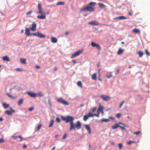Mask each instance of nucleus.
Returning a JSON list of instances; mask_svg holds the SVG:
<instances>
[{"mask_svg": "<svg viewBox=\"0 0 150 150\" xmlns=\"http://www.w3.org/2000/svg\"><path fill=\"white\" fill-rule=\"evenodd\" d=\"M36 24L34 22L32 24V26L30 28V30L33 31H36Z\"/></svg>", "mask_w": 150, "mask_h": 150, "instance_id": "obj_9", "label": "nucleus"}, {"mask_svg": "<svg viewBox=\"0 0 150 150\" xmlns=\"http://www.w3.org/2000/svg\"><path fill=\"white\" fill-rule=\"evenodd\" d=\"M93 116H95L97 117H99V114H93Z\"/></svg>", "mask_w": 150, "mask_h": 150, "instance_id": "obj_47", "label": "nucleus"}, {"mask_svg": "<svg viewBox=\"0 0 150 150\" xmlns=\"http://www.w3.org/2000/svg\"><path fill=\"white\" fill-rule=\"evenodd\" d=\"M117 124H118V125H122L125 127L127 126V125H125V124L123 123H122L121 122H119Z\"/></svg>", "mask_w": 150, "mask_h": 150, "instance_id": "obj_43", "label": "nucleus"}, {"mask_svg": "<svg viewBox=\"0 0 150 150\" xmlns=\"http://www.w3.org/2000/svg\"><path fill=\"white\" fill-rule=\"evenodd\" d=\"M56 121L57 122L59 123L60 122V120L58 117H57L56 119Z\"/></svg>", "mask_w": 150, "mask_h": 150, "instance_id": "obj_49", "label": "nucleus"}, {"mask_svg": "<svg viewBox=\"0 0 150 150\" xmlns=\"http://www.w3.org/2000/svg\"><path fill=\"white\" fill-rule=\"evenodd\" d=\"M27 147V145H24L23 146V149H25Z\"/></svg>", "mask_w": 150, "mask_h": 150, "instance_id": "obj_59", "label": "nucleus"}, {"mask_svg": "<svg viewBox=\"0 0 150 150\" xmlns=\"http://www.w3.org/2000/svg\"><path fill=\"white\" fill-rule=\"evenodd\" d=\"M35 68L37 69H39L40 68V67L38 66H36L35 67Z\"/></svg>", "mask_w": 150, "mask_h": 150, "instance_id": "obj_60", "label": "nucleus"}, {"mask_svg": "<svg viewBox=\"0 0 150 150\" xmlns=\"http://www.w3.org/2000/svg\"><path fill=\"white\" fill-rule=\"evenodd\" d=\"M69 34V33L68 32H66L65 33V35H68Z\"/></svg>", "mask_w": 150, "mask_h": 150, "instance_id": "obj_63", "label": "nucleus"}, {"mask_svg": "<svg viewBox=\"0 0 150 150\" xmlns=\"http://www.w3.org/2000/svg\"><path fill=\"white\" fill-rule=\"evenodd\" d=\"M138 54L139 56H142L143 55V53L140 51L138 52Z\"/></svg>", "mask_w": 150, "mask_h": 150, "instance_id": "obj_35", "label": "nucleus"}, {"mask_svg": "<svg viewBox=\"0 0 150 150\" xmlns=\"http://www.w3.org/2000/svg\"><path fill=\"white\" fill-rule=\"evenodd\" d=\"M51 42L53 43H56L57 41V39L55 37H52L51 38Z\"/></svg>", "mask_w": 150, "mask_h": 150, "instance_id": "obj_16", "label": "nucleus"}, {"mask_svg": "<svg viewBox=\"0 0 150 150\" xmlns=\"http://www.w3.org/2000/svg\"><path fill=\"white\" fill-rule=\"evenodd\" d=\"M89 117H88V116L86 115H84L83 117V120L85 121H86L89 118Z\"/></svg>", "mask_w": 150, "mask_h": 150, "instance_id": "obj_26", "label": "nucleus"}, {"mask_svg": "<svg viewBox=\"0 0 150 150\" xmlns=\"http://www.w3.org/2000/svg\"><path fill=\"white\" fill-rule=\"evenodd\" d=\"M124 101H122V103L120 104V106H119V107L120 108H121L122 106V105H123V104H124Z\"/></svg>", "mask_w": 150, "mask_h": 150, "instance_id": "obj_54", "label": "nucleus"}, {"mask_svg": "<svg viewBox=\"0 0 150 150\" xmlns=\"http://www.w3.org/2000/svg\"><path fill=\"white\" fill-rule=\"evenodd\" d=\"M81 124L80 122L79 121H77L76 122V127L78 129H79L81 127Z\"/></svg>", "mask_w": 150, "mask_h": 150, "instance_id": "obj_14", "label": "nucleus"}, {"mask_svg": "<svg viewBox=\"0 0 150 150\" xmlns=\"http://www.w3.org/2000/svg\"><path fill=\"white\" fill-rule=\"evenodd\" d=\"M30 30L28 28H25V34L28 36H31V35L30 34Z\"/></svg>", "mask_w": 150, "mask_h": 150, "instance_id": "obj_12", "label": "nucleus"}, {"mask_svg": "<svg viewBox=\"0 0 150 150\" xmlns=\"http://www.w3.org/2000/svg\"><path fill=\"white\" fill-rule=\"evenodd\" d=\"M61 118L63 121H65L66 123L70 122V131L72 129L75 130V125L73 122V120L74 119V117L70 116H67L66 117L62 116Z\"/></svg>", "mask_w": 150, "mask_h": 150, "instance_id": "obj_1", "label": "nucleus"}, {"mask_svg": "<svg viewBox=\"0 0 150 150\" xmlns=\"http://www.w3.org/2000/svg\"><path fill=\"white\" fill-rule=\"evenodd\" d=\"M10 110L11 111L8 110L5 111V114L8 115H11L13 112H15V111L11 108H10Z\"/></svg>", "mask_w": 150, "mask_h": 150, "instance_id": "obj_6", "label": "nucleus"}, {"mask_svg": "<svg viewBox=\"0 0 150 150\" xmlns=\"http://www.w3.org/2000/svg\"><path fill=\"white\" fill-rule=\"evenodd\" d=\"M23 103V100L22 99H20L19 100L18 102V105H21Z\"/></svg>", "mask_w": 150, "mask_h": 150, "instance_id": "obj_36", "label": "nucleus"}, {"mask_svg": "<svg viewBox=\"0 0 150 150\" xmlns=\"http://www.w3.org/2000/svg\"><path fill=\"white\" fill-rule=\"evenodd\" d=\"M54 120H51V122L50 125L49 126V127H51L53 126V123H54Z\"/></svg>", "mask_w": 150, "mask_h": 150, "instance_id": "obj_33", "label": "nucleus"}, {"mask_svg": "<svg viewBox=\"0 0 150 150\" xmlns=\"http://www.w3.org/2000/svg\"><path fill=\"white\" fill-rule=\"evenodd\" d=\"M27 93L30 97H35L36 96V95L33 92H28Z\"/></svg>", "mask_w": 150, "mask_h": 150, "instance_id": "obj_10", "label": "nucleus"}, {"mask_svg": "<svg viewBox=\"0 0 150 150\" xmlns=\"http://www.w3.org/2000/svg\"><path fill=\"white\" fill-rule=\"evenodd\" d=\"M15 70L17 71H23L22 69H20V68H16V69H15Z\"/></svg>", "mask_w": 150, "mask_h": 150, "instance_id": "obj_44", "label": "nucleus"}, {"mask_svg": "<svg viewBox=\"0 0 150 150\" xmlns=\"http://www.w3.org/2000/svg\"><path fill=\"white\" fill-rule=\"evenodd\" d=\"M135 143V142L134 141H129L127 143V144H128L129 145H131L132 143Z\"/></svg>", "mask_w": 150, "mask_h": 150, "instance_id": "obj_38", "label": "nucleus"}, {"mask_svg": "<svg viewBox=\"0 0 150 150\" xmlns=\"http://www.w3.org/2000/svg\"><path fill=\"white\" fill-rule=\"evenodd\" d=\"M32 12H33V11H30L27 12L26 13V14L27 15H28L29 14H31L32 13Z\"/></svg>", "mask_w": 150, "mask_h": 150, "instance_id": "obj_50", "label": "nucleus"}, {"mask_svg": "<svg viewBox=\"0 0 150 150\" xmlns=\"http://www.w3.org/2000/svg\"><path fill=\"white\" fill-rule=\"evenodd\" d=\"M37 37H39L40 38H45V36L43 34H42L41 33L39 32H37Z\"/></svg>", "mask_w": 150, "mask_h": 150, "instance_id": "obj_17", "label": "nucleus"}, {"mask_svg": "<svg viewBox=\"0 0 150 150\" xmlns=\"http://www.w3.org/2000/svg\"><path fill=\"white\" fill-rule=\"evenodd\" d=\"M12 138L13 139H16L18 138V136H16V137H14V136H13V137H12Z\"/></svg>", "mask_w": 150, "mask_h": 150, "instance_id": "obj_57", "label": "nucleus"}, {"mask_svg": "<svg viewBox=\"0 0 150 150\" xmlns=\"http://www.w3.org/2000/svg\"><path fill=\"white\" fill-rule=\"evenodd\" d=\"M127 18L125 17L124 16H121L114 18L115 20H117V19L120 20L125 19H127Z\"/></svg>", "mask_w": 150, "mask_h": 150, "instance_id": "obj_15", "label": "nucleus"}, {"mask_svg": "<svg viewBox=\"0 0 150 150\" xmlns=\"http://www.w3.org/2000/svg\"><path fill=\"white\" fill-rule=\"evenodd\" d=\"M42 126V125L41 124L37 128V130L38 131L40 130V129L41 127Z\"/></svg>", "mask_w": 150, "mask_h": 150, "instance_id": "obj_53", "label": "nucleus"}, {"mask_svg": "<svg viewBox=\"0 0 150 150\" xmlns=\"http://www.w3.org/2000/svg\"><path fill=\"white\" fill-rule=\"evenodd\" d=\"M94 8L93 6H91L88 5L85 6L83 8L81 9V11H89L91 12L94 11Z\"/></svg>", "mask_w": 150, "mask_h": 150, "instance_id": "obj_3", "label": "nucleus"}, {"mask_svg": "<svg viewBox=\"0 0 150 150\" xmlns=\"http://www.w3.org/2000/svg\"><path fill=\"white\" fill-rule=\"evenodd\" d=\"M86 115H87L88 117H93V114L91 112H89L88 113L86 114Z\"/></svg>", "mask_w": 150, "mask_h": 150, "instance_id": "obj_20", "label": "nucleus"}, {"mask_svg": "<svg viewBox=\"0 0 150 150\" xmlns=\"http://www.w3.org/2000/svg\"><path fill=\"white\" fill-rule=\"evenodd\" d=\"M77 85L78 86H80L82 88V87L81 82L80 81H79L77 83Z\"/></svg>", "mask_w": 150, "mask_h": 150, "instance_id": "obj_31", "label": "nucleus"}, {"mask_svg": "<svg viewBox=\"0 0 150 150\" xmlns=\"http://www.w3.org/2000/svg\"><path fill=\"white\" fill-rule=\"evenodd\" d=\"M18 138H20L21 139V140L20 141V142L22 141V139H23V138L21 136H18Z\"/></svg>", "mask_w": 150, "mask_h": 150, "instance_id": "obj_55", "label": "nucleus"}, {"mask_svg": "<svg viewBox=\"0 0 150 150\" xmlns=\"http://www.w3.org/2000/svg\"><path fill=\"white\" fill-rule=\"evenodd\" d=\"M119 127H120L121 129H122V130H125V128L122 127L120 125L119 126Z\"/></svg>", "mask_w": 150, "mask_h": 150, "instance_id": "obj_58", "label": "nucleus"}, {"mask_svg": "<svg viewBox=\"0 0 150 150\" xmlns=\"http://www.w3.org/2000/svg\"><path fill=\"white\" fill-rule=\"evenodd\" d=\"M34 109L33 107H31L30 108H29L28 109V110H29L30 111H32Z\"/></svg>", "mask_w": 150, "mask_h": 150, "instance_id": "obj_52", "label": "nucleus"}, {"mask_svg": "<svg viewBox=\"0 0 150 150\" xmlns=\"http://www.w3.org/2000/svg\"><path fill=\"white\" fill-rule=\"evenodd\" d=\"M57 100L58 102L60 103L65 105H69V103L66 101H65L62 98H59L57 99Z\"/></svg>", "mask_w": 150, "mask_h": 150, "instance_id": "obj_4", "label": "nucleus"}, {"mask_svg": "<svg viewBox=\"0 0 150 150\" xmlns=\"http://www.w3.org/2000/svg\"><path fill=\"white\" fill-rule=\"evenodd\" d=\"M96 2H91L89 3L88 4V5H89H89H91V6H94L96 4Z\"/></svg>", "mask_w": 150, "mask_h": 150, "instance_id": "obj_28", "label": "nucleus"}, {"mask_svg": "<svg viewBox=\"0 0 150 150\" xmlns=\"http://www.w3.org/2000/svg\"><path fill=\"white\" fill-rule=\"evenodd\" d=\"M4 119L2 117H0V121H2Z\"/></svg>", "mask_w": 150, "mask_h": 150, "instance_id": "obj_61", "label": "nucleus"}, {"mask_svg": "<svg viewBox=\"0 0 150 150\" xmlns=\"http://www.w3.org/2000/svg\"><path fill=\"white\" fill-rule=\"evenodd\" d=\"M96 107L93 108L91 109V110L92 112H94L96 110Z\"/></svg>", "mask_w": 150, "mask_h": 150, "instance_id": "obj_41", "label": "nucleus"}, {"mask_svg": "<svg viewBox=\"0 0 150 150\" xmlns=\"http://www.w3.org/2000/svg\"><path fill=\"white\" fill-rule=\"evenodd\" d=\"M92 79L93 80H96V73H94L92 75Z\"/></svg>", "mask_w": 150, "mask_h": 150, "instance_id": "obj_22", "label": "nucleus"}, {"mask_svg": "<svg viewBox=\"0 0 150 150\" xmlns=\"http://www.w3.org/2000/svg\"><path fill=\"white\" fill-rule=\"evenodd\" d=\"M37 95H38V96H40V97H42L44 95L42 93V92H38V93Z\"/></svg>", "mask_w": 150, "mask_h": 150, "instance_id": "obj_30", "label": "nucleus"}, {"mask_svg": "<svg viewBox=\"0 0 150 150\" xmlns=\"http://www.w3.org/2000/svg\"><path fill=\"white\" fill-rule=\"evenodd\" d=\"M121 115V114L120 113H117L116 115L117 117L118 118H119Z\"/></svg>", "mask_w": 150, "mask_h": 150, "instance_id": "obj_48", "label": "nucleus"}, {"mask_svg": "<svg viewBox=\"0 0 150 150\" xmlns=\"http://www.w3.org/2000/svg\"><path fill=\"white\" fill-rule=\"evenodd\" d=\"M83 51V50H78V51L75 52L73 54L72 56H77L79 55Z\"/></svg>", "mask_w": 150, "mask_h": 150, "instance_id": "obj_8", "label": "nucleus"}, {"mask_svg": "<svg viewBox=\"0 0 150 150\" xmlns=\"http://www.w3.org/2000/svg\"><path fill=\"white\" fill-rule=\"evenodd\" d=\"M100 97L104 101H108L109 100L110 98L109 96L104 95H101Z\"/></svg>", "mask_w": 150, "mask_h": 150, "instance_id": "obj_7", "label": "nucleus"}, {"mask_svg": "<svg viewBox=\"0 0 150 150\" xmlns=\"http://www.w3.org/2000/svg\"><path fill=\"white\" fill-rule=\"evenodd\" d=\"M65 4L64 2H59L57 3V5H64Z\"/></svg>", "mask_w": 150, "mask_h": 150, "instance_id": "obj_32", "label": "nucleus"}, {"mask_svg": "<svg viewBox=\"0 0 150 150\" xmlns=\"http://www.w3.org/2000/svg\"><path fill=\"white\" fill-rule=\"evenodd\" d=\"M30 35H31V36L32 35H33L35 36H37V33H33L31 34H30Z\"/></svg>", "mask_w": 150, "mask_h": 150, "instance_id": "obj_51", "label": "nucleus"}, {"mask_svg": "<svg viewBox=\"0 0 150 150\" xmlns=\"http://www.w3.org/2000/svg\"><path fill=\"white\" fill-rule=\"evenodd\" d=\"M132 31L135 34L139 33H140V30L138 29H135L132 30Z\"/></svg>", "mask_w": 150, "mask_h": 150, "instance_id": "obj_18", "label": "nucleus"}, {"mask_svg": "<svg viewBox=\"0 0 150 150\" xmlns=\"http://www.w3.org/2000/svg\"><path fill=\"white\" fill-rule=\"evenodd\" d=\"M118 147L119 149H120L122 147V145L121 143H119L118 144Z\"/></svg>", "mask_w": 150, "mask_h": 150, "instance_id": "obj_39", "label": "nucleus"}, {"mask_svg": "<svg viewBox=\"0 0 150 150\" xmlns=\"http://www.w3.org/2000/svg\"><path fill=\"white\" fill-rule=\"evenodd\" d=\"M4 142V141L2 139H0V143H2Z\"/></svg>", "mask_w": 150, "mask_h": 150, "instance_id": "obj_56", "label": "nucleus"}, {"mask_svg": "<svg viewBox=\"0 0 150 150\" xmlns=\"http://www.w3.org/2000/svg\"><path fill=\"white\" fill-rule=\"evenodd\" d=\"M88 24L90 25H99V23L96 21H93L88 23Z\"/></svg>", "mask_w": 150, "mask_h": 150, "instance_id": "obj_11", "label": "nucleus"}, {"mask_svg": "<svg viewBox=\"0 0 150 150\" xmlns=\"http://www.w3.org/2000/svg\"><path fill=\"white\" fill-rule=\"evenodd\" d=\"M20 60L21 62L23 64H25L26 63V59L24 58H21Z\"/></svg>", "mask_w": 150, "mask_h": 150, "instance_id": "obj_19", "label": "nucleus"}, {"mask_svg": "<svg viewBox=\"0 0 150 150\" xmlns=\"http://www.w3.org/2000/svg\"><path fill=\"white\" fill-rule=\"evenodd\" d=\"M145 52L147 56H149L150 55L149 53L147 50H145Z\"/></svg>", "mask_w": 150, "mask_h": 150, "instance_id": "obj_37", "label": "nucleus"}, {"mask_svg": "<svg viewBox=\"0 0 150 150\" xmlns=\"http://www.w3.org/2000/svg\"><path fill=\"white\" fill-rule=\"evenodd\" d=\"M67 137V134H64L63 136V137L62 138V139H66Z\"/></svg>", "mask_w": 150, "mask_h": 150, "instance_id": "obj_45", "label": "nucleus"}, {"mask_svg": "<svg viewBox=\"0 0 150 150\" xmlns=\"http://www.w3.org/2000/svg\"><path fill=\"white\" fill-rule=\"evenodd\" d=\"M124 50L123 49H119L118 50L117 52V54H121L122 53L123 51H124Z\"/></svg>", "mask_w": 150, "mask_h": 150, "instance_id": "obj_25", "label": "nucleus"}, {"mask_svg": "<svg viewBox=\"0 0 150 150\" xmlns=\"http://www.w3.org/2000/svg\"><path fill=\"white\" fill-rule=\"evenodd\" d=\"M110 121V120L108 119H102L100 121L101 122H107Z\"/></svg>", "mask_w": 150, "mask_h": 150, "instance_id": "obj_21", "label": "nucleus"}, {"mask_svg": "<svg viewBox=\"0 0 150 150\" xmlns=\"http://www.w3.org/2000/svg\"><path fill=\"white\" fill-rule=\"evenodd\" d=\"M84 127L87 130L89 133L91 134V129L89 125H84Z\"/></svg>", "mask_w": 150, "mask_h": 150, "instance_id": "obj_13", "label": "nucleus"}, {"mask_svg": "<svg viewBox=\"0 0 150 150\" xmlns=\"http://www.w3.org/2000/svg\"><path fill=\"white\" fill-rule=\"evenodd\" d=\"M91 45L93 47H96L98 50H101L100 46L98 44L96 43L93 42H92L91 43Z\"/></svg>", "mask_w": 150, "mask_h": 150, "instance_id": "obj_5", "label": "nucleus"}, {"mask_svg": "<svg viewBox=\"0 0 150 150\" xmlns=\"http://www.w3.org/2000/svg\"><path fill=\"white\" fill-rule=\"evenodd\" d=\"M7 96L9 97V98H13V97L11 96L10 93H7Z\"/></svg>", "mask_w": 150, "mask_h": 150, "instance_id": "obj_40", "label": "nucleus"}, {"mask_svg": "<svg viewBox=\"0 0 150 150\" xmlns=\"http://www.w3.org/2000/svg\"><path fill=\"white\" fill-rule=\"evenodd\" d=\"M141 133V132L139 131L137 132H135L134 133V134H136V135H138L140 133Z\"/></svg>", "mask_w": 150, "mask_h": 150, "instance_id": "obj_46", "label": "nucleus"}, {"mask_svg": "<svg viewBox=\"0 0 150 150\" xmlns=\"http://www.w3.org/2000/svg\"><path fill=\"white\" fill-rule=\"evenodd\" d=\"M128 14L129 15L131 16H132V13L130 12H129Z\"/></svg>", "mask_w": 150, "mask_h": 150, "instance_id": "obj_64", "label": "nucleus"}, {"mask_svg": "<svg viewBox=\"0 0 150 150\" xmlns=\"http://www.w3.org/2000/svg\"><path fill=\"white\" fill-rule=\"evenodd\" d=\"M100 111L99 110V109H98V110H97V113L100 114Z\"/></svg>", "mask_w": 150, "mask_h": 150, "instance_id": "obj_62", "label": "nucleus"}, {"mask_svg": "<svg viewBox=\"0 0 150 150\" xmlns=\"http://www.w3.org/2000/svg\"><path fill=\"white\" fill-rule=\"evenodd\" d=\"M38 12L37 13L41 14V16L38 15L37 16L38 18L39 19H45L46 18V16L45 14H42V10L41 7V4L40 3L38 4Z\"/></svg>", "mask_w": 150, "mask_h": 150, "instance_id": "obj_2", "label": "nucleus"}, {"mask_svg": "<svg viewBox=\"0 0 150 150\" xmlns=\"http://www.w3.org/2000/svg\"><path fill=\"white\" fill-rule=\"evenodd\" d=\"M100 8H103L105 7V6L104 5L103 3H99L98 4Z\"/></svg>", "mask_w": 150, "mask_h": 150, "instance_id": "obj_24", "label": "nucleus"}, {"mask_svg": "<svg viewBox=\"0 0 150 150\" xmlns=\"http://www.w3.org/2000/svg\"><path fill=\"white\" fill-rule=\"evenodd\" d=\"M3 105L4 108H7L9 107V105L6 103H3Z\"/></svg>", "mask_w": 150, "mask_h": 150, "instance_id": "obj_27", "label": "nucleus"}, {"mask_svg": "<svg viewBox=\"0 0 150 150\" xmlns=\"http://www.w3.org/2000/svg\"><path fill=\"white\" fill-rule=\"evenodd\" d=\"M106 77L108 79L110 78L111 77H112V75L111 73H110V75L109 76H108L106 75Z\"/></svg>", "mask_w": 150, "mask_h": 150, "instance_id": "obj_42", "label": "nucleus"}, {"mask_svg": "<svg viewBox=\"0 0 150 150\" xmlns=\"http://www.w3.org/2000/svg\"><path fill=\"white\" fill-rule=\"evenodd\" d=\"M119 126L118 124L116 123L115 125L112 126V128L113 129H115L119 127Z\"/></svg>", "mask_w": 150, "mask_h": 150, "instance_id": "obj_23", "label": "nucleus"}, {"mask_svg": "<svg viewBox=\"0 0 150 150\" xmlns=\"http://www.w3.org/2000/svg\"><path fill=\"white\" fill-rule=\"evenodd\" d=\"M3 59L4 61H9V59L8 57H3Z\"/></svg>", "mask_w": 150, "mask_h": 150, "instance_id": "obj_29", "label": "nucleus"}, {"mask_svg": "<svg viewBox=\"0 0 150 150\" xmlns=\"http://www.w3.org/2000/svg\"><path fill=\"white\" fill-rule=\"evenodd\" d=\"M98 109L101 112V111H103V107L102 106H101L100 105H99Z\"/></svg>", "mask_w": 150, "mask_h": 150, "instance_id": "obj_34", "label": "nucleus"}]
</instances>
